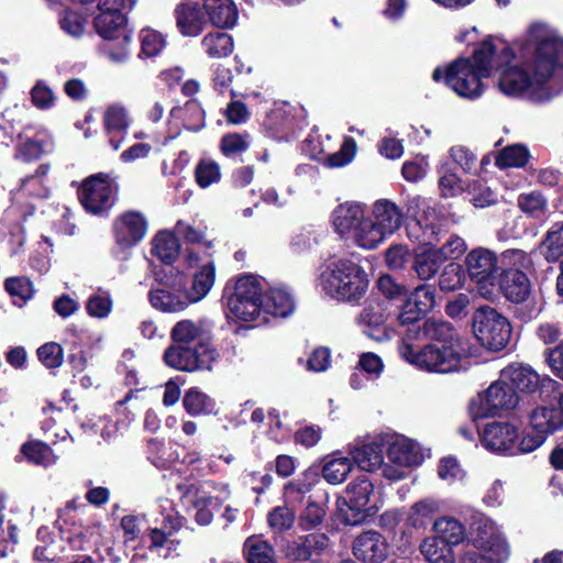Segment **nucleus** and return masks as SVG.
Wrapping results in <instances>:
<instances>
[{
    "instance_id": "f03ea898",
    "label": "nucleus",
    "mask_w": 563,
    "mask_h": 563,
    "mask_svg": "<svg viewBox=\"0 0 563 563\" xmlns=\"http://www.w3.org/2000/svg\"><path fill=\"white\" fill-rule=\"evenodd\" d=\"M331 219L334 231L344 242L378 246L400 229L404 212L389 199L376 200L369 212L364 203L347 201L333 210Z\"/></svg>"
},
{
    "instance_id": "79ce46f5",
    "label": "nucleus",
    "mask_w": 563,
    "mask_h": 563,
    "mask_svg": "<svg viewBox=\"0 0 563 563\" xmlns=\"http://www.w3.org/2000/svg\"><path fill=\"white\" fill-rule=\"evenodd\" d=\"M353 466L352 459L332 454L323 463L322 476L329 484L338 485L345 481Z\"/></svg>"
},
{
    "instance_id": "7c9ffc66",
    "label": "nucleus",
    "mask_w": 563,
    "mask_h": 563,
    "mask_svg": "<svg viewBox=\"0 0 563 563\" xmlns=\"http://www.w3.org/2000/svg\"><path fill=\"white\" fill-rule=\"evenodd\" d=\"M48 172V167L41 165L34 175L27 176L21 181L20 188L12 194V200L16 205H27L33 209V206L24 200L26 198H46L48 196V188L44 183V177Z\"/></svg>"
},
{
    "instance_id": "37998d69",
    "label": "nucleus",
    "mask_w": 563,
    "mask_h": 563,
    "mask_svg": "<svg viewBox=\"0 0 563 563\" xmlns=\"http://www.w3.org/2000/svg\"><path fill=\"white\" fill-rule=\"evenodd\" d=\"M243 550L249 563H277L274 548L261 536L249 537Z\"/></svg>"
},
{
    "instance_id": "6ab92c4d",
    "label": "nucleus",
    "mask_w": 563,
    "mask_h": 563,
    "mask_svg": "<svg viewBox=\"0 0 563 563\" xmlns=\"http://www.w3.org/2000/svg\"><path fill=\"white\" fill-rule=\"evenodd\" d=\"M54 141L49 131L42 125L29 124L18 135L14 157L23 162L38 159L52 152Z\"/></svg>"
},
{
    "instance_id": "338daca9",
    "label": "nucleus",
    "mask_w": 563,
    "mask_h": 563,
    "mask_svg": "<svg viewBox=\"0 0 563 563\" xmlns=\"http://www.w3.org/2000/svg\"><path fill=\"white\" fill-rule=\"evenodd\" d=\"M464 278L462 267L459 264L450 263L439 278V286L443 291H453L463 285Z\"/></svg>"
},
{
    "instance_id": "0e129e2a",
    "label": "nucleus",
    "mask_w": 563,
    "mask_h": 563,
    "mask_svg": "<svg viewBox=\"0 0 563 563\" xmlns=\"http://www.w3.org/2000/svg\"><path fill=\"white\" fill-rule=\"evenodd\" d=\"M429 172V161L426 156L418 155L402 164L401 174L407 181L417 183L423 179Z\"/></svg>"
},
{
    "instance_id": "e433bc0d",
    "label": "nucleus",
    "mask_w": 563,
    "mask_h": 563,
    "mask_svg": "<svg viewBox=\"0 0 563 563\" xmlns=\"http://www.w3.org/2000/svg\"><path fill=\"white\" fill-rule=\"evenodd\" d=\"M434 536L450 548L461 544L466 538L464 525L451 516L437 518L432 525Z\"/></svg>"
},
{
    "instance_id": "5701e85b",
    "label": "nucleus",
    "mask_w": 563,
    "mask_h": 563,
    "mask_svg": "<svg viewBox=\"0 0 563 563\" xmlns=\"http://www.w3.org/2000/svg\"><path fill=\"white\" fill-rule=\"evenodd\" d=\"M147 227V220L141 212L126 211L114 219L112 231L120 246H134L142 242Z\"/></svg>"
},
{
    "instance_id": "ea45409f",
    "label": "nucleus",
    "mask_w": 563,
    "mask_h": 563,
    "mask_svg": "<svg viewBox=\"0 0 563 563\" xmlns=\"http://www.w3.org/2000/svg\"><path fill=\"white\" fill-rule=\"evenodd\" d=\"M440 510L441 503L438 499H420L410 507L407 516V522L415 529H426Z\"/></svg>"
},
{
    "instance_id": "a878e982",
    "label": "nucleus",
    "mask_w": 563,
    "mask_h": 563,
    "mask_svg": "<svg viewBox=\"0 0 563 563\" xmlns=\"http://www.w3.org/2000/svg\"><path fill=\"white\" fill-rule=\"evenodd\" d=\"M103 124L110 145L113 150H119L130 125L126 108L120 103L108 106L103 114Z\"/></svg>"
},
{
    "instance_id": "f8f14e48",
    "label": "nucleus",
    "mask_w": 563,
    "mask_h": 563,
    "mask_svg": "<svg viewBox=\"0 0 563 563\" xmlns=\"http://www.w3.org/2000/svg\"><path fill=\"white\" fill-rule=\"evenodd\" d=\"M473 330L481 344L492 351L503 350L511 335L508 320L489 306H481L475 310Z\"/></svg>"
},
{
    "instance_id": "4be33fe9",
    "label": "nucleus",
    "mask_w": 563,
    "mask_h": 563,
    "mask_svg": "<svg viewBox=\"0 0 563 563\" xmlns=\"http://www.w3.org/2000/svg\"><path fill=\"white\" fill-rule=\"evenodd\" d=\"M406 207L409 217L415 219V223L409 227V235H412L413 231L423 230V238L419 241L418 246H433L434 241L429 238L434 233L433 229L430 228L435 219L432 200L416 195L407 198Z\"/></svg>"
},
{
    "instance_id": "c9c22d12",
    "label": "nucleus",
    "mask_w": 563,
    "mask_h": 563,
    "mask_svg": "<svg viewBox=\"0 0 563 563\" xmlns=\"http://www.w3.org/2000/svg\"><path fill=\"white\" fill-rule=\"evenodd\" d=\"M203 9L214 26L232 27L238 21V9L232 0H205Z\"/></svg>"
},
{
    "instance_id": "4468645a",
    "label": "nucleus",
    "mask_w": 563,
    "mask_h": 563,
    "mask_svg": "<svg viewBox=\"0 0 563 563\" xmlns=\"http://www.w3.org/2000/svg\"><path fill=\"white\" fill-rule=\"evenodd\" d=\"M518 399L517 393L500 375L498 380L472 400L470 411L474 419H483L515 408Z\"/></svg>"
},
{
    "instance_id": "393cba45",
    "label": "nucleus",
    "mask_w": 563,
    "mask_h": 563,
    "mask_svg": "<svg viewBox=\"0 0 563 563\" xmlns=\"http://www.w3.org/2000/svg\"><path fill=\"white\" fill-rule=\"evenodd\" d=\"M353 553L365 563H380L388 555V545L380 533L366 531L354 540Z\"/></svg>"
},
{
    "instance_id": "e2e57ef3",
    "label": "nucleus",
    "mask_w": 563,
    "mask_h": 563,
    "mask_svg": "<svg viewBox=\"0 0 563 563\" xmlns=\"http://www.w3.org/2000/svg\"><path fill=\"white\" fill-rule=\"evenodd\" d=\"M87 20L76 11L66 10L59 18L60 29L73 37H80L86 30Z\"/></svg>"
},
{
    "instance_id": "f3484780",
    "label": "nucleus",
    "mask_w": 563,
    "mask_h": 563,
    "mask_svg": "<svg viewBox=\"0 0 563 563\" xmlns=\"http://www.w3.org/2000/svg\"><path fill=\"white\" fill-rule=\"evenodd\" d=\"M164 358L173 368L192 372L210 368L216 360V352L209 344H201L200 349L175 344L166 350Z\"/></svg>"
},
{
    "instance_id": "5fc2aeb1",
    "label": "nucleus",
    "mask_w": 563,
    "mask_h": 563,
    "mask_svg": "<svg viewBox=\"0 0 563 563\" xmlns=\"http://www.w3.org/2000/svg\"><path fill=\"white\" fill-rule=\"evenodd\" d=\"M141 54L145 57H155L166 47V37L153 29H142L140 31Z\"/></svg>"
},
{
    "instance_id": "ddd939ff",
    "label": "nucleus",
    "mask_w": 563,
    "mask_h": 563,
    "mask_svg": "<svg viewBox=\"0 0 563 563\" xmlns=\"http://www.w3.org/2000/svg\"><path fill=\"white\" fill-rule=\"evenodd\" d=\"M387 457L389 462L383 466V476L394 482L405 478L410 467L423 461L420 446L402 435H395L388 441Z\"/></svg>"
},
{
    "instance_id": "c03bdc74",
    "label": "nucleus",
    "mask_w": 563,
    "mask_h": 563,
    "mask_svg": "<svg viewBox=\"0 0 563 563\" xmlns=\"http://www.w3.org/2000/svg\"><path fill=\"white\" fill-rule=\"evenodd\" d=\"M445 261L442 249H423L416 255L415 269L421 279L434 276Z\"/></svg>"
},
{
    "instance_id": "58836bf2",
    "label": "nucleus",
    "mask_w": 563,
    "mask_h": 563,
    "mask_svg": "<svg viewBox=\"0 0 563 563\" xmlns=\"http://www.w3.org/2000/svg\"><path fill=\"white\" fill-rule=\"evenodd\" d=\"M97 33L107 40H114L124 33H131L126 30V18L124 12H102L96 15L93 20Z\"/></svg>"
},
{
    "instance_id": "473e14b6",
    "label": "nucleus",
    "mask_w": 563,
    "mask_h": 563,
    "mask_svg": "<svg viewBox=\"0 0 563 563\" xmlns=\"http://www.w3.org/2000/svg\"><path fill=\"white\" fill-rule=\"evenodd\" d=\"M350 455L353 464H356L362 471L374 472L378 468L383 470L385 464L383 446L377 440L350 449Z\"/></svg>"
},
{
    "instance_id": "423d86ee",
    "label": "nucleus",
    "mask_w": 563,
    "mask_h": 563,
    "mask_svg": "<svg viewBox=\"0 0 563 563\" xmlns=\"http://www.w3.org/2000/svg\"><path fill=\"white\" fill-rule=\"evenodd\" d=\"M263 283L253 274L240 275L227 283L224 298L229 317L243 322H260Z\"/></svg>"
},
{
    "instance_id": "680f3d73",
    "label": "nucleus",
    "mask_w": 563,
    "mask_h": 563,
    "mask_svg": "<svg viewBox=\"0 0 563 563\" xmlns=\"http://www.w3.org/2000/svg\"><path fill=\"white\" fill-rule=\"evenodd\" d=\"M312 483L308 475L289 482L285 485L284 497L288 505H296L303 500L305 496L311 490Z\"/></svg>"
},
{
    "instance_id": "39448f33",
    "label": "nucleus",
    "mask_w": 563,
    "mask_h": 563,
    "mask_svg": "<svg viewBox=\"0 0 563 563\" xmlns=\"http://www.w3.org/2000/svg\"><path fill=\"white\" fill-rule=\"evenodd\" d=\"M468 542L475 550L465 551L461 563H506L510 556V545L501 528L483 514L474 517Z\"/></svg>"
},
{
    "instance_id": "4c0bfd02",
    "label": "nucleus",
    "mask_w": 563,
    "mask_h": 563,
    "mask_svg": "<svg viewBox=\"0 0 563 563\" xmlns=\"http://www.w3.org/2000/svg\"><path fill=\"white\" fill-rule=\"evenodd\" d=\"M422 316L423 314L406 299L396 314L397 325L402 329H397L396 335L400 336L398 349L402 347L405 344L413 345V338L410 336V332L420 329L421 323L419 321Z\"/></svg>"
},
{
    "instance_id": "69168bd1",
    "label": "nucleus",
    "mask_w": 563,
    "mask_h": 563,
    "mask_svg": "<svg viewBox=\"0 0 563 563\" xmlns=\"http://www.w3.org/2000/svg\"><path fill=\"white\" fill-rule=\"evenodd\" d=\"M40 362L47 368H57L63 364L64 351L56 342H47L37 349Z\"/></svg>"
},
{
    "instance_id": "9b49d317",
    "label": "nucleus",
    "mask_w": 563,
    "mask_h": 563,
    "mask_svg": "<svg viewBox=\"0 0 563 563\" xmlns=\"http://www.w3.org/2000/svg\"><path fill=\"white\" fill-rule=\"evenodd\" d=\"M118 186L107 174L99 173L87 177L78 188L77 195L86 212L106 217L117 200Z\"/></svg>"
},
{
    "instance_id": "1a4fd4ad",
    "label": "nucleus",
    "mask_w": 563,
    "mask_h": 563,
    "mask_svg": "<svg viewBox=\"0 0 563 563\" xmlns=\"http://www.w3.org/2000/svg\"><path fill=\"white\" fill-rule=\"evenodd\" d=\"M181 501L191 507L196 521L201 526L209 525L213 519V511L227 501L231 495L228 485L214 482H201L179 485Z\"/></svg>"
},
{
    "instance_id": "2f4dec72",
    "label": "nucleus",
    "mask_w": 563,
    "mask_h": 563,
    "mask_svg": "<svg viewBox=\"0 0 563 563\" xmlns=\"http://www.w3.org/2000/svg\"><path fill=\"white\" fill-rule=\"evenodd\" d=\"M295 309L292 296L284 288H272L262 298V317L260 322H266L267 314L274 317H288Z\"/></svg>"
},
{
    "instance_id": "864d4df0",
    "label": "nucleus",
    "mask_w": 563,
    "mask_h": 563,
    "mask_svg": "<svg viewBox=\"0 0 563 563\" xmlns=\"http://www.w3.org/2000/svg\"><path fill=\"white\" fill-rule=\"evenodd\" d=\"M131 33H124L114 40H107L102 46L104 55L113 63L121 64L130 57Z\"/></svg>"
},
{
    "instance_id": "774afa93",
    "label": "nucleus",
    "mask_w": 563,
    "mask_h": 563,
    "mask_svg": "<svg viewBox=\"0 0 563 563\" xmlns=\"http://www.w3.org/2000/svg\"><path fill=\"white\" fill-rule=\"evenodd\" d=\"M356 143L352 137H346L340 151L330 154L325 159V165L338 168L350 164L355 156Z\"/></svg>"
},
{
    "instance_id": "de8ad7c7",
    "label": "nucleus",
    "mask_w": 563,
    "mask_h": 563,
    "mask_svg": "<svg viewBox=\"0 0 563 563\" xmlns=\"http://www.w3.org/2000/svg\"><path fill=\"white\" fill-rule=\"evenodd\" d=\"M201 46L210 58H222L232 53L233 40L227 33L212 32L202 38Z\"/></svg>"
},
{
    "instance_id": "f704fd0d",
    "label": "nucleus",
    "mask_w": 563,
    "mask_h": 563,
    "mask_svg": "<svg viewBox=\"0 0 563 563\" xmlns=\"http://www.w3.org/2000/svg\"><path fill=\"white\" fill-rule=\"evenodd\" d=\"M529 426L532 430L549 437L563 428L562 412L554 407H537L529 416Z\"/></svg>"
},
{
    "instance_id": "a19ab883",
    "label": "nucleus",
    "mask_w": 563,
    "mask_h": 563,
    "mask_svg": "<svg viewBox=\"0 0 563 563\" xmlns=\"http://www.w3.org/2000/svg\"><path fill=\"white\" fill-rule=\"evenodd\" d=\"M101 530L100 525L82 527L71 522V526L66 528L65 533H62V538L70 544L73 550H84L87 543L98 544Z\"/></svg>"
},
{
    "instance_id": "8fccbe9b",
    "label": "nucleus",
    "mask_w": 563,
    "mask_h": 563,
    "mask_svg": "<svg viewBox=\"0 0 563 563\" xmlns=\"http://www.w3.org/2000/svg\"><path fill=\"white\" fill-rule=\"evenodd\" d=\"M530 157L529 150L522 144H514L503 148L497 157L496 165L499 168L523 167Z\"/></svg>"
},
{
    "instance_id": "6e6552de",
    "label": "nucleus",
    "mask_w": 563,
    "mask_h": 563,
    "mask_svg": "<svg viewBox=\"0 0 563 563\" xmlns=\"http://www.w3.org/2000/svg\"><path fill=\"white\" fill-rule=\"evenodd\" d=\"M183 517L173 508H169L163 518L159 527L151 528L147 534L150 544L147 547H137L136 543L130 544L125 554L131 563H144L148 559V553L156 554L159 558H168L177 550L179 542L174 539V534L181 528Z\"/></svg>"
},
{
    "instance_id": "49530a36",
    "label": "nucleus",
    "mask_w": 563,
    "mask_h": 563,
    "mask_svg": "<svg viewBox=\"0 0 563 563\" xmlns=\"http://www.w3.org/2000/svg\"><path fill=\"white\" fill-rule=\"evenodd\" d=\"M175 344L200 349L201 344H208L203 339L202 330L190 320L179 321L172 332Z\"/></svg>"
},
{
    "instance_id": "72a5a7b5",
    "label": "nucleus",
    "mask_w": 563,
    "mask_h": 563,
    "mask_svg": "<svg viewBox=\"0 0 563 563\" xmlns=\"http://www.w3.org/2000/svg\"><path fill=\"white\" fill-rule=\"evenodd\" d=\"M174 291L166 289H153L148 294V299L153 308L163 312H177L184 310L189 301L184 292L180 290V284L172 285Z\"/></svg>"
},
{
    "instance_id": "a211bd4d",
    "label": "nucleus",
    "mask_w": 563,
    "mask_h": 563,
    "mask_svg": "<svg viewBox=\"0 0 563 563\" xmlns=\"http://www.w3.org/2000/svg\"><path fill=\"white\" fill-rule=\"evenodd\" d=\"M388 319L389 312L384 303L369 301L361 310L356 323L366 336L377 342H384L391 340L397 334L396 327L387 324Z\"/></svg>"
},
{
    "instance_id": "bf43d9fd",
    "label": "nucleus",
    "mask_w": 563,
    "mask_h": 563,
    "mask_svg": "<svg viewBox=\"0 0 563 563\" xmlns=\"http://www.w3.org/2000/svg\"><path fill=\"white\" fill-rule=\"evenodd\" d=\"M197 184L201 188H208L212 184H217L221 179L220 166L212 159H201L195 169Z\"/></svg>"
},
{
    "instance_id": "cd10ccee",
    "label": "nucleus",
    "mask_w": 563,
    "mask_h": 563,
    "mask_svg": "<svg viewBox=\"0 0 563 563\" xmlns=\"http://www.w3.org/2000/svg\"><path fill=\"white\" fill-rule=\"evenodd\" d=\"M499 288L503 295L511 302H525L531 294V283L528 276L519 269H506L499 278Z\"/></svg>"
},
{
    "instance_id": "09e8293b",
    "label": "nucleus",
    "mask_w": 563,
    "mask_h": 563,
    "mask_svg": "<svg viewBox=\"0 0 563 563\" xmlns=\"http://www.w3.org/2000/svg\"><path fill=\"white\" fill-rule=\"evenodd\" d=\"M21 453L31 463L49 466L56 463L57 456L53 450L42 441H29L21 446Z\"/></svg>"
},
{
    "instance_id": "dca6fc26",
    "label": "nucleus",
    "mask_w": 563,
    "mask_h": 563,
    "mask_svg": "<svg viewBox=\"0 0 563 563\" xmlns=\"http://www.w3.org/2000/svg\"><path fill=\"white\" fill-rule=\"evenodd\" d=\"M184 257L188 267L197 268L190 288L184 290L189 303H195L203 299L213 287L216 265L209 255L200 254L192 249H185Z\"/></svg>"
},
{
    "instance_id": "052dcab7",
    "label": "nucleus",
    "mask_w": 563,
    "mask_h": 563,
    "mask_svg": "<svg viewBox=\"0 0 563 563\" xmlns=\"http://www.w3.org/2000/svg\"><path fill=\"white\" fill-rule=\"evenodd\" d=\"M407 299L424 316L435 306V291L430 285H420L415 288Z\"/></svg>"
},
{
    "instance_id": "aec40b11",
    "label": "nucleus",
    "mask_w": 563,
    "mask_h": 563,
    "mask_svg": "<svg viewBox=\"0 0 563 563\" xmlns=\"http://www.w3.org/2000/svg\"><path fill=\"white\" fill-rule=\"evenodd\" d=\"M205 126V111L196 99L170 109L167 118L166 140H174L181 130L197 132Z\"/></svg>"
},
{
    "instance_id": "6e6d98bb",
    "label": "nucleus",
    "mask_w": 563,
    "mask_h": 563,
    "mask_svg": "<svg viewBox=\"0 0 563 563\" xmlns=\"http://www.w3.org/2000/svg\"><path fill=\"white\" fill-rule=\"evenodd\" d=\"M518 206L522 212L540 218L548 209V200L540 191H531L518 197Z\"/></svg>"
},
{
    "instance_id": "a18cd8bd",
    "label": "nucleus",
    "mask_w": 563,
    "mask_h": 563,
    "mask_svg": "<svg viewBox=\"0 0 563 563\" xmlns=\"http://www.w3.org/2000/svg\"><path fill=\"white\" fill-rule=\"evenodd\" d=\"M183 405L190 416L210 415L216 408L214 400L197 387H191L186 391Z\"/></svg>"
},
{
    "instance_id": "603ef678",
    "label": "nucleus",
    "mask_w": 563,
    "mask_h": 563,
    "mask_svg": "<svg viewBox=\"0 0 563 563\" xmlns=\"http://www.w3.org/2000/svg\"><path fill=\"white\" fill-rule=\"evenodd\" d=\"M4 288L12 297L15 306H24L33 296L34 287L26 277H9L4 282Z\"/></svg>"
},
{
    "instance_id": "20e7f679",
    "label": "nucleus",
    "mask_w": 563,
    "mask_h": 563,
    "mask_svg": "<svg viewBox=\"0 0 563 563\" xmlns=\"http://www.w3.org/2000/svg\"><path fill=\"white\" fill-rule=\"evenodd\" d=\"M475 346L470 339H455L441 347L429 343L423 347L405 344L400 357L411 366L429 373L449 374L468 369Z\"/></svg>"
},
{
    "instance_id": "f257e3e1",
    "label": "nucleus",
    "mask_w": 563,
    "mask_h": 563,
    "mask_svg": "<svg viewBox=\"0 0 563 563\" xmlns=\"http://www.w3.org/2000/svg\"><path fill=\"white\" fill-rule=\"evenodd\" d=\"M494 68L500 73L498 87L503 93L549 101L563 91V38L545 24H532L515 52L505 42L488 38L472 56L457 58L444 71L435 68L432 78H444L456 95L474 100L483 95V79Z\"/></svg>"
},
{
    "instance_id": "c85d7f7f",
    "label": "nucleus",
    "mask_w": 563,
    "mask_h": 563,
    "mask_svg": "<svg viewBox=\"0 0 563 563\" xmlns=\"http://www.w3.org/2000/svg\"><path fill=\"white\" fill-rule=\"evenodd\" d=\"M176 25L184 36H197L205 26L206 18L199 4L184 1L175 8Z\"/></svg>"
},
{
    "instance_id": "3c124183",
    "label": "nucleus",
    "mask_w": 563,
    "mask_h": 563,
    "mask_svg": "<svg viewBox=\"0 0 563 563\" xmlns=\"http://www.w3.org/2000/svg\"><path fill=\"white\" fill-rule=\"evenodd\" d=\"M113 308V300L109 291L98 288L86 301V311L91 318L106 319Z\"/></svg>"
},
{
    "instance_id": "bb28decb",
    "label": "nucleus",
    "mask_w": 563,
    "mask_h": 563,
    "mask_svg": "<svg viewBox=\"0 0 563 563\" xmlns=\"http://www.w3.org/2000/svg\"><path fill=\"white\" fill-rule=\"evenodd\" d=\"M410 336L413 338V342L431 340L440 342L442 345L450 344L455 339H467L460 335L450 322L438 318L424 320L420 329L410 332Z\"/></svg>"
},
{
    "instance_id": "2eb2a0df",
    "label": "nucleus",
    "mask_w": 563,
    "mask_h": 563,
    "mask_svg": "<svg viewBox=\"0 0 563 563\" xmlns=\"http://www.w3.org/2000/svg\"><path fill=\"white\" fill-rule=\"evenodd\" d=\"M305 109L289 102H277L264 120V126L276 140H288L305 125Z\"/></svg>"
},
{
    "instance_id": "4d7b16f0",
    "label": "nucleus",
    "mask_w": 563,
    "mask_h": 563,
    "mask_svg": "<svg viewBox=\"0 0 563 563\" xmlns=\"http://www.w3.org/2000/svg\"><path fill=\"white\" fill-rule=\"evenodd\" d=\"M439 188L443 197H454L463 191L461 178L449 167L446 163L441 164L438 169Z\"/></svg>"
},
{
    "instance_id": "c756f323",
    "label": "nucleus",
    "mask_w": 563,
    "mask_h": 563,
    "mask_svg": "<svg viewBox=\"0 0 563 563\" xmlns=\"http://www.w3.org/2000/svg\"><path fill=\"white\" fill-rule=\"evenodd\" d=\"M328 544L329 539L324 533H311L288 543L285 554L295 560H314L328 548Z\"/></svg>"
},
{
    "instance_id": "13d9d810",
    "label": "nucleus",
    "mask_w": 563,
    "mask_h": 563,
    "mask_svg": "<svg viewBox=\"0 0 563 563\" xmlns=\"http://www.w3.org/2000/svg\"><path fill=\"white\" fill-rule=\"evenodd\" d=\"M267 522L274 533H282L294 526L295 512L288 506H277L268 512Z\"/></svg>"
},
{
    "instance_id": "9d476101",
    "label": "nucleus",
    "mask_w": 563,
    "mask_h": 563,
    "mask_svg": "<svg viewBox=\"0 0 563 563\" xmlns=\"http://www.w3.org/2000/svg\"><path fill=\"white\" fill-rule=\"evenodd\" d=\"M382 506L379 493L366 475L354 478L345 489L344 507H340L346 525L355 526L375 515Z\"/></svg>"
},
{
    "instance_id": "7ed1b4c3",
    "label": "nucleus",
    "mask_w": 563,
    "mask_h": 563,
    "mask_svg": "<svg viewBox=\"0 0 563 563\" xmlns=\"http://www.w3.org/2000/svg\"><path fill=\"white\" fill-rule=\"evenodd\" d=\"M317 286L329 298L360 305L369 287V275L356 256L333 257L319 268Z\"/></svg>"
},
{
    "instance_id": "0eeeda50",
    "label": "nucleus",
    "mask_w": 563,
    "mask_h": 563,
    "mask_svg": "<svg viewBox=\"0 0 563 563\" xmlns=\"http://www.w3.org/2000/svg\"><path fill=\"white\" fill-rule=\"evenodd\" d=\"M522 258L523 252L520 249H508L501 253L500 258L490 249H472L465 264L479 295L490 298L495 290L497 271L503 269L506 263L517 264Z\"/></svg>"
},
{
    "instance_id": "412c9836",
    "label": "nucleus",
    "mask_w": 563,
    "mask_h": 563,
    "mask_svg": "<svg viewBox=\"0 0 563 563\" xmlns=\"http://www.w3.org/2000/svg\"><path fill=\"white\" fill-rule=\"evenodd\" d=\"M518 429L516 426L506 421H495L487 423L481 434L482 445L497 454L516 455V441L518 440Z\"/></svg>"
},
{
    "instance_id": "b1692460",
    "label": "nucleus",
    "mask_w": 563,
    "mask_h": 563,
    "mask_svg": "<svg viewBox=\"0 0 563 563\" xmlns=\"http://www.w3.org/2000/svg\"><path fill=\"white\" fill-rule=\"evenodd\" d=\"M500 374L516 393L532 394L540 387H551L555 384L549 377L541 378L531 366L523 364H510Z\"/></svg>"
}]
</instances>
